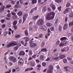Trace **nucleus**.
I'll return each mask as SVG.
<instances>
[{
	"mask_svg": "<svg viewBox=\"0 0 73 73\" xmlns=\"http://www.w3.org/2000/svg\"><path fill=\"white\" fill-rule=\"evenodd\" d=\"M33 11H34V9H32L31 10V11H30V13H33Z\"/></svg>",
	"mask_w": 73,
	"mask_h": 73,
	"instance_id": "774afa93",
	"label": "nucleus"
},
{
	"mask_svg": "<svg viewBox=\"0 0 73 73\" xmlns=\"http://www.w3.org/2000/svg\"><path fill=\"white\" fill-rule=\"evenodd\" d=\"M11 7V5H8L7 6V7H6L5 8H10Z\"/></svg>",
	"mask_w": 73,
	"mask_h": 73,
	"instance_id": "6e6d98bb",
	"label": "nucleus"
},
{
	"mask_svg": "<svg viewBox=\"0 0 73 73\" xmlns=\"http://www.w3.org/2000/svg\"><path fill=\"white\" fill-rule=\"evenodd\" d=\"M46 25L47 26H48V27H50V26H52V23H46Z\"/></svg>",
	"mask_w": 73,
	"mask_h": 73,
	"instance_id": "f3484780",
	"label": "nucleus"
},
{
	"mask_svg": "<svg viewBox=\"0 0 73 73\" xmlns=\"http://www.w3.org/2000/svg\"><path fill=\"white\" fill-rule=\"evenodd\" d=\"M9 59L10 60H11V61L13 62H16V59L15 58L12 56H10L9 57Z\"/></svg>",
	"mask_w": 73,
	"mask_h": 73,
	"instance_id": "7ed1b4c3",
	"label": "nucleus"
},
{
	"mask_svg": "<svg viewBox=\"0 0 73 73\" xmlns=\"http://www.w3.org/2000/svg\"><path fill=\"white\" fill-rule=\"evenodd\" d=\"M15 68L16 69V70H17V71H19L20 70V69L19 68V66H15Z\"/></svg>",
	"mask_w": 73,
	"mask_h": 73,
	"instance_id": "5701e85b",
	"label": "nucleus"
},
{
	"mask_svg": "<svg viewBox=\"0 0 73 73\" xmlns=\"http://www.w3.org/2000/svg\"><path fill=\"white\" fill-rule=\"evenodd\" d=\"M17 20H15L13 22V25H16V24H17Z\"/></svg>",
	"mask_w": 73,
	"mask_h": 73,
	"instance_id": "2eb2a0df",
	"label": "nucleus"
},
{
	"mask_svg": "<svg viewBox=\"0 0 73 73\" xmlns=\"http://www.w3.org/2000/svg\"><path fill=\"white\" fill-rule=\"evenodd\" d=\"M30 46L32 48H34V47H36L37 46V44L36 43H31L30 44Z\"/></svg>",
	"mask_w": 73,
	"mask_h": 73,
	"instance_id": "9d476101",
	"label": "nucleus"
},
{
	"mask_svg": "<svg viewBox=\"0 0 73 73\" xmlns=\"http://www.w3.org/2000/svg\"><path fill=\"white\" fill-rule=\"evenodd\" d=\"M42 29L43 30V31H46V29H47L46 27L44 26H42Z\"/></svg>",
	"mask_w": 73,
	"mask_h": 73,
	"instance_id": "4be33fe9",
	"label": "nucleus"
},
{
	"mask_svg": "<svg viewBox=\"0 0 73 73\" xmlns=\"http://www.w3.org/2000/svg\"><path fill=\"white\" fill-rule=\"evenodd\" d=\"M11 14L13 16H16V13L13 12H11Z\"/></svg>",
	"mask_w": 73,
	"mask_h": 73,
	"instance_id": "5fc2aeb1",
	"label": "nucleus"
},
{
	"mask_svg": "<svg viewBox=\"0 0 73 73\" xmlns=\"http://www.w3.org/2000/svg\"><path fill=\"white\" fill-rule=\"evenodd\" d=\"M46 51H47V49L46 48H43L41 50V52H46Z\"/></svg>",
	"mask_w": 73,
	"mask_h": 73,
	"instance_id": "393cba45",
	"label": "nucleus"
},
{
	"mask_svg": "<svg viewBox=\"0 0 73 73\" xmlns=\"http://www.w3.org/2000/svg\"><path fill=\"white\" fill-rule=\"evenodd\" d=\"M54 15H55V13H54V12L49 13L46 15V19L47 20L53 19L54 17Z\"/></svg>",
	"mask_w": 73,
	"mask_h": 73,
	"instance_id": "f257e3e1",
	"label": "nucleus"
},
{
	"mask_svg": "<svg viewBox=\"0 0 73 73\" xmlns=\"http://www.w3.org/2000/svg\"><path fill=\"white\" fill-rule=\"evenodd\" d=\"M53 67V66L52 65H50L49 66V68L48 69L49 70H52Z\"/></svg>",
	"mask_w": 73,
	"mask_h": 73,
	"instance_id": "a211bd4d",
	"label": "nucleus"
},
{
	"mask_svg": "<svg viewBox=\"0 0 73 73\" xmlns=\"http://www.w3.org/2000/svg\"><path fill=\"white\" fill-rule=\"evenodd\" d=\"M68 24H65L64 25L63 29L64 30H65V29L68 28Z\"/></svg>",
	"mask_w": 73,
	"mask_h": 73,
	"instance_id": "4468645a",
	"label": "nucleus"
},
{
	"mask_svg": "<svg viewBox=\"0 0 73 73\" xmlns=\"http://www.w3.org/2000/svg\"><path fill=\"white\" fill-rule=\"evenodd\" d=\"M68 12H69V10H68V9H66L64 12V14H65V13H67Z\"/></svg>",
	"mask_w": 73,
	"mask_h": 73,
	"instance_id": "bb28decb",
	"label": "nucleus"
},
{
	"mask_svg": "<svg viewBox=\"0 0 73 73\" xmlns=\"http://www.w3.org/2000/svg\"><path fill=\"white\" fill-rule=\"evenodd\" d=\"M5 22V20L4 19H2L1 20V23H4Z\"/></svg>",
	"mask_w": 73,
	"mask_h": 73,
	"instance_id": "4d7b16f0",
	"label": "nucleus"
},
{
	"mask_svg": "<svg viewBox=\"0 0 73 73\" xmlns=\"http://www.w3.org/2000/svg\"><path fill=\"white\" fill-rule=\"evenodd\" d=\"M44 0H38V3H40L41 2H42V1H44Z\"/></svg>",
	"mask_w": 73,
	"mask_h": 73,
	"instance_id": "603ef678",
	"label": "nucleus"
},
{
	"mask_svg": "<svg viewBox=\"0 0 73 73\" xmlns=\"http://www.w3.org/2000/svg\"><path fill=\"white\" fill-rule=\"evenodd\" d=\"M62 0H55V2H56L57 3H61Z\"/></svg>",
	"mask_w": 73,
	"mask_h": 73,
	"instance_id": "c9c22d12",
	"label": "nucleus"
},
{
	"mask_svg": "<svg viewBox=\"0 0 73 73\" xmlns=\"http://www.w3.org/2000/svg\"><path fill=\"white\" fill-rule=\"evenodd\" d=\"M33 68H28L26 69L25 70V72H27V71H29V70H33Z\"/></svg>",
	"mask_w": 73,
	"mask_h": 73,
	"instance_id": "ddd939ff",
	"label": "nucleus"
},
{
	"mask_svg": "<svg viewBox=\"0 0 73 73\" xmlns=\"http://www.w3.org/2000/svg\"><path fill=\"white\" fill-rule=\"evenodd\" d=\"M10 3H11V4H13L14 5V4H15V1H12L10 2Z\"/></svg>",
	"mask_w": 73,
	"mask_h": 73,
	"instance_id": "c03bdc74",
	"label": "nucleus"
},
{
	"mask_svg": "<svg viewBox=\"0 0 73 73\" xmlns=\"http://www.w3.org/2000/svg\"><path fill=\"white\" fill-rule=\"evenodd\" d=\"M5 6H3L2 8H1L0 9V12H2L4 10V8H5Z\"/></svg>",
	"mask_w": 73,
	"mask_h": 73,
	"instance_id": "aec40b11",
	"label": "nucleus"
},
{
	"mask_svg": "<svg viewBox=\"0 0 73 73\" xmlns=\"http://www.w3.org/2000/svg\"><path fill=\"white\" fill-rule=\"evenodd\" d=\"M37 24L39 25H42L44 24V19H40L38 20L37 22Z\"/></svg>",
	"mask_w": 73,
	"mask_h": 73,
	"instance_id": "f03ea898",
	"label": "nucleus"
},
{
	"mask_svg": "<svg viewBox=\"0 0 73 73\" xmlns=\"http://www.w3.org/2000/svg\"><path fill=\"white\" fill-rule=\"evenodd\" d=\"M25 38L26 39L25 42L26 43L27 42V41H29L30 40V39L28 37H25Z\"/></svg>",
	"mask_w": 73,
	"mask_h": 73,
	"instance_id": "b1692460",
	"label": "nucleus"
},
{
	"mask_svg": "<svg viewBox=\"0 0 73 73\" xmlns=\"http://www.w3.org/2000/svg\"><path fill=\"white\" fill-rule=\"evenodd\" d=\"M54 29L53 27H51L50 28V30L51 31H54Z\"/></svg>",
	"mask_w": 73,
	"mask_h": 73,
	"instance_id": "de8ad7c7",
	"label": "nucleus"
},
{
	"mask_svg": "<svg viewBox=\"0 0 73 73\" xmlns=\"http://www.w3.org/2000/svg\"><path fill=\"white\" fill-rule=\"evenodd\" d=\"M44 45H45V42H42L41 46H44Z\"/></svg>",
	"mask_w": 73,
	"mask_h": 73,
	"instance_id": "37998d69",
	"label": "nucleus"
},
{
	"mask_svg": "<svg viewBox=\"0 0 73 73\" xmlns=\"http://www.w3.org/2000/svg\"><path fill=\"white\" fill-rule=\"evenodd\" d=\"M62 27L61 26H59L58 28L59 31L60 32H61L62 31Z\"/></svg>",
	"mask_w": 73,
	"mask_h": 73,
	"instance_id": "2f4dec72",
	"label": "nucleus"
},
{
	"mask_svg": "<svg viewBox=\"0 0 73 73\" xmlns=\"http://www.w3.org/2000/svg\"><path fill=\"white\" fill-rule=\"evenodd\" d=\"M10 15H11V13H9L7 15V16L9 18L10 17Z\"/></svg>",
	"mask_w": 73,
	"mask_h": 73,
	"instance_id": "8fccbe9b",
	"label": "nucleus"
},
{
	"mask_svg": "<svg viewBox=\"0 0 73 73\" xmlns=\"http://www.w3.org/2000/svg\"><path fill=\"white\" fill-rule=\"evenodd\" d=\"M65 51H68V50H69V48L68 47H65Z\"/></svg>",
	"mask_w": 73,
	"mask_h": 73,
	"instance_id": "79ce46f5",
	"label": "nucleus"
},
{
	"mask_svg": "<svg viewBox=\"0 0 73 73\" xmlns=\"http://www.w3.org/2000/svg\"><path fill=\"white\" fill-rule=\"evenodd\" d=\"M47 10V8L46 7H44L42 10V11H45Z\"/></svg>",
	"mask_w": 73,
	"mask_h": 73,
	"instance_id": "7c9ffc66",
	"label": "nucleus"
},
{
	"mask_svg": "<svg viewBox=\"0 0 73 73\" xmlns=\"http://www.w3.org/2000/svg\"><path fill=\"white\" fill-rule=\"evenodd\" d=\"M69 25L70 27L73 26V21L72 22H70L69 23Z\"/></svg>",
	"mask_w": 73,
	"mask_h": 73,
	"instance_id": "c85d7f7f",
	"label": "nucleus"
},
{
	"mask_svg": "<svg viewBox=\"0 0 73 73\" xmlns=\"http://www.w3.org/2000/svg\"><path fill=\"white\" fill-rule=\"evenodd\" d=\"M18 46H15L14 48V49L15 50H17V49H18Z\"/></svg>",
	"mask_w": 73,
	"mask_h": 73,
	"instance_id": "473e14b6",
	"label": "nucleus"
},
{
	"mask_svg": "<svg viewBox=\"0 0 73 73\" xmlns=\"http://www.w3.org/2000/svg\"><path fill=\"white\" fill-rule=\"evenodd\" d=\"M63 61H64V63H66V62H67V60L66 59H64Z\"/></svg>",
	"mask_w": 73,
	"mask_h": 73,
	"instance_id": "09e8293b",
	"label": "nucleus"
},
{
	"mask_svg": "<svg viewBox=\"0 0 73 73\" xmlns=\"http://www.w3.org/2000/svg\"><path fill=\"white\" fill-rule=\"evenodd\" d=\"M18 64L19 65H22L24 64V60L23 59H20L18 63Z\"/></svg>",
	"mask_w": 73,
	"mask_h": 73,
	"instance_id": "39448f33",
	"label": "nucleus"
},
{
	"mask_svg": "<svg viewBox=\"0 0 73 73\" xmlns=\"http://www.w3.org/2000/svg\"><path fill=\"white\" fill-rule=\"evenodd\" d=\"M20 36V35H17L16 36V38H19Z\"/></svg>",
	"mask_w": 73,
	"mask_h": 73,
	"instance_id": "e2e57ef3",
	"label": "nucleus"
},
{
	"mask_svg": "<svg viewBox=\"0 0 73 73\" xmlns=\"http://www.w3.org/2000/svg\"><path fill=\"white\" fill-rule=\"evenodd\" d=\"M63 43H64V46H65L66 45V44H67V42L65 41Z\"/></svg>",
	"mask_w": 73,
	"mask_h": 73,
	"instance_id": "bf43d9fd",
	"label": "nucleus"
},
{
	"mask_svg": "<svg viewBox=\"0 0 73 73\" xmlns=\"http://www.w3.org/2000/svg\"><path fill=\"white\" fill-rule=\"evenodd\" d=\"M36 56H37V55H36V54H35L34 55L32 56V58H36Z\"/></svg>",
	"mask_w": 73,
	"mask_h": 73,
	"instance_id": "864d4df0",
	"label": "nucleus"
},
{
	"mask_svg": "<svg viewBox=\"0 0 73 73\" xmlns=\"http://www.w3.org/2000/svg\"><path fill=\"white\" fill-rule=\"evenodd\" d=\"M33 41H32V40H30L29 41V44H31V43H33Z\"/></svg>",
	"mask_w": 73,
	"mask_h": 73,
	"instance_id": "338daca9",
	"label": "nucleus"
},
{
	"mask_svg": "<svg viewBox=\"0 0 73 73\" xmlns=\"http://www.w3.org/2000/svg\"><path fill=\"white\" fill-rule=\"evenodd\" d=\"M42 64L43 66H46V62H42Z\"/></svg>",
	"mask_w": 73,
	"mask_h": 73,
	"instance_id": "58836bf2",
	"label": "nucleus"
},
{
	"mask_svg": "<svg viewBox=\"0 0 73 73\" xmlns=\"http://www.w3.org/2000/svg\"><path fill=\"white\" fill-rule=\"evenodd\" d=\"M16 45V44L15 43H11L9 44H8L7 48H9L11 46H13Z\"/></svg>",
	"mask_w": 73,
	"mask_h": 73,
	"instance_id": "20e7f679",
	"label": "nucleus"
},
{
	"mask_svg": "<svg viewBox=\"0 0 73 73\" xmlns=\"http://www.w3.org/2000/svg\"><path fill=\"white\" fill-rule=\"evenodd\" d=\"M28 15L27 13L24 14L23 15V22H24V21H25V20H26V19H27V17H28Z\"/></svg>",
	"mask_w": 73,
	"mask_h": 73,
	"instance_id": "423d86ee",
	"label": "nucleus"
},
{
	"mask_svg": "<svg viewBox=\"0 0 73 73\" xmlns=\"http://www.w3.org/2000/svg\"><path fill=\"white\" fill-rule=\"evenodd\" d=\"M61 51L62 52H64V51H65V47L63 48L62 49H61Z\"/></svg>",
	"mask_w": 73,
	"mask_h": 73,
	"instance_id": "ea45409f",
	"label": "nucleus"
},
{
	"mask_svg": "<svg viewBox=\"0 0 73 73\" xmlns=\"http://www.w3.org/2000/svg\"><path fill=\"white\" fill-rule=\"evenodd\" d=\"M25 54V52L23 51L20 52L19 54V56H24Z\"/></svg>",
	"mask_w": 73,
	"mask_h": 73,
	"instance_id": "9b49d317",
	"label": "nucleus"
},
{
	"mask_svg": "<svg viewBox=\"0 0 73 73\" xmlns=\"http://www.w3.org/2000/svg\"><path fill=\"white\" fill-rule=\"evenodd\" d=\"M64 46V43H61L60 44V47H61L62 46Z\"/></svg>",
	"mask_w": 73,
	"mask_h": 73,
	"instance_id": "e433bc0d",
	"label": "nucleus"
},
{
	"mask_svg": "<svg viewBox=\"0 0 73 73\" xmlns=\"http://www.w3.org/2000/svg\"><path fill=\"white\" fill-rule=\"evenodd\" d=\"M17 14L18 16H22L23 15V13L21 11H19L18 13Z\"/></svg>",
	"mask_w": 73,
	"mask_h": 73,
	"instance_id": "6ab92c4d",
	"label": "nucleus"
},
{
	"mask_svg": "<svg viewBox=\"0 0 73 73\" xmlns=\"http://www.w3.org/2000/svg\"><path fill=\"white\" fill-rule=\"evenodd\" d=\"M59 44H60V41L58 40L56 42V44L57 45H59Z\"/></svg>",
	"mask_w": 73,
	"mask_h": 73,
	"instance_id": "0e129e2a",
	"label": "nucleus"
},
{
	"mask_svg": "<svg viewBox=\"0 0 73 73\" xmlns=\"http://www.w3.org/2000/svg\"><path fill=\"white\" fill-rule=\"evenodd\" d=\"M57 22H58V20L57 19L55 21V27H56L57 25Z\"/></svg>",
	"mask_w": 73,
	"mask_h": 73,
	"instance_id": "4c0bfd02",
	"label": "nucleus"
},
{
	"mask_svg": "<svg viewBox=\"0 0 73 73\" xmlns=\"http://www.w3.org/2000/svg\"><path fill=\"white\" fill-rule=\"evenodd\" d=\"M68 20V17H66L65 19V22H67Z\"/></svg>",
	"mask_w": 73,
	"mask_h": 73,
	"instance_id": "49530a36",
	"label": "nucleus"
},
{
	"mask_svg": "<svg viewBox=\"0 0 73 73\" xmlns=\"http://www.w3.org/2000/svg\"><path fill=\"white\" fill-rule=\"evenodd\" d=\"M66 39H67V38L64 37L61 38L60 40H61V41H63V40H66Z\"/></svg>",
	"mask_w": 73,
	"mask_h": 73,
	"instance_id": "412c9836",
	"label": "nucleus"
},
{
	"mask_svg": "<svg viewBox=\"0 0 73 73\" xmlns=\"http://www.w3.org/2000/svg\"><path fill=\"white\" fill-rule=\"evenodd\" d=\"M33 54V53H32V51L31 50H29V55H30V56H32Z\"/></svg>",
	"mask_w": 73,
	"mask_h": 73,
	"instance_id": "cd10ccee",
	"label": "nucleus"
},
{
	"mask_svg": "<svg viewBox=\"0 0 73 73\" xmlns=\"http://www.w3.org/2000/svg\"><path fill=\"white\" fill-rule=\"evenodd\" d=\"M69 17H73V12H71L70 14Z\"/></svg>",
	"mask_w": 73,
	"mask_h": 73,
	"instance_id": "72a5a7b5",
	"label": "nucleus"
},
{
	"mask_svg": "<svg viewBox=\"0 0 73 73\" xmlns=\"http://www.w3.org/2000/svg\"><path fill=\"white\" fill-rule=\"evenodd\" d=\"M19 1L20 2V4H23V0H19Z\"/></svg>",
	"mask_w": 73,
	"mask_h": 73,
	"instance_id": "a18cd8bd",
	"label": "nucleus"
},
{
	"mask_svg": "<svg viewBox=\"0 0 73 73\" xmlns=\"http://www.w3.org/2000/svg\"><path fill=\"white\" fill-rule=\"evenodd\" d=\"M37 3V0H32V3L33 4H35Z\"/></svg>",
	"mask_w": 73,
	"mask_h": 73,
	"instance_id": "c756f323",
	"label": "nucleus"
},
{
	"mask_svg": "<svg viewBox=\"0 0 73 73\" xmlns=\"http://www.w3.org/2000/svg\"><path fill=\"white\" fill-rule=\"evenodd\" d=\"M25 34L26 35H28V31L26 30L25 31Z\"/></svg>",
	"mask_w": 73,
	"mask_h": 73,
	"instance_id": "3c124183",
	"label": "nucleus"
},
{
	"mask_svg": "<svg viewBox=\"0 0 73 73\" xmlns=\"http://www.w3.org/2000/svg\"><path fill=\"white\" fill-rule=\"evenodd\" d=\"M67 59L68 60H69V61H71L72 60V58H69V57H68L67 58Z\"/></svg>",
	"mask_w": 73,
	"mask_h": 73,
	"instance_id": "680f3d73",
	"label": "nucleus"
},
{
	"mask_svg": "<svg viewBox=\"0 0 73 73\" xmlns=\"http://www.w3.org/2000/svg\"><path fill=\"white\" fill-rule=\"evenodd\" d=\"M8 32H7V31L5 32L4 33V36H6Z\"/></svg>",
	"mask_w": 73,
	"mask_h": 73,
	"instance_id": "052dcab7",
	"label": "nucleus"
},
{
	"mask_svg": "<svg viewBox=\"0 0 73 73\" xmlns=\"http://www.w3.org/2000/svg\"><path fill=\"white\" fill-rule=\"evenodd\" d=\"M59 54L60 55L59 58H60V59H62L64 57H65V56L64 55H62L61 53H59Z\"/></svg>",
	"mask_w": 73,
	"mask_h": 73,
	"instance_id": "6e6552de",
	"label": "nucleus"
},
{
	"mask_svg": "<svg viewBox=\"0 0 73 73\" xmlns=\"http://www.w3.org/2000/svg\"><path fill=\"white\" fill-rule=\"evenodd\" d=\"M65 70L66 71H67L68 72H69V71H70V67L69 66H67V67H64Z\"/></svg>",
	"mask_w": 73,
	"mask_h": 73,
	"instance_id": "0eeeda50",
	"label": "nucleus"
},
{
	"mask_svg": "<svg viewBox=\"0 0 73 73\" xmlns=\"http://www.w3.org/2000/svg\"><path fill=\"white\" fill-rule=\"evenodd\" d=\"M31 65L32 66H35V63L34 62H32Z\"/></svg>",
	"mask_w": 73,
	"mask_h": 73,
	"instance_id": "a19ab883",
	"label": "nucleus"
},
{
	"mask_svg": "<svg viewBox=\"0 0 73 73\" xmlns=\"http://www.w3.org/2000/svg\"><path fill=\"white\" fill-rule=\"evenodd\" d=\"M39 16L38 15L35 16L33 17L32 19L34 20H36L38 19Z\"/></svg>",
	"mask_w": 73,
	"mask_h": 73,
	"instance_id": "f8f14e48",
	"label": "nucleus"
},
{
	"mask_svg": "<svg viewBox=\"0 0 73 73\" xmlns=\"http://www.w3.org/2000/svg\"><path fill=\"white\" fill-rule=\"evenodd\" d=\"M50 60V58H48L46 59V61H49Z\"/></svg>",
	"mask_w": 73,
	"mask_h": 73,
	"instance_id": "69168bd1",
	"label": "nucleus"
},
{
	"mask_svg": "<svg viewBox=\"0 0 73 73\" xmlns=\"http://www.w3.org/2000/svg\"><path fill=\"white\" fill-rule=\"evenodd\" d=\"M47 73H52V70L48 69L46 71Z\"/></svg>",
	"mask_w": 73,
	"mask_h": 73,
	"instance_id": "a878e982",
	"label": "nucleus"
},
{
	"mask_svg": "<svg viewBox=\"0 0 73 73\" xmlns=\"http://www.w3.org/2000/svg\"><path fill=\"white\" fill-rule=\"evenodd\" d=\"M61 7H59L58 8V9L59 11H61Z\"/></svg>",
	"mask_w": 73,
	"mask_h": 73,
	"instance_id": "13d9d810",
	"label": "nucleus"
},
{
	"mask_svg": "<svg viewBox=\"0 0 73 73\" xmlns=\"http://www.w3.org/2000/svg\"><path fill=\"white\" fill-rule=\"evenodd\" d=\"M70 5V3H68L66 5V7H69V6Z\"/></svg>",
	"mask_w": 73,
	"mask_h": 73,
	"instance_id": "f704fd0d",
	"label": "nucleus"
},
{
	"mask_svg": "<svg viewBox=\"0 0 73 73\" xmlns=\"http://www.w3.org/2000/svg\"><path fill=\"white\" fill-rule=\"evenodd\" d=\"M40 59L41 60H44V56L43 55L40 56Z\"/></svg>",
	"mask_w": 73,
	"mask_h": 73,
	"instance_id": "dca6fc26",
	"label": "nucleus"
},
{
	"mask_svg": "<svg viewBox=\"0 0 73 73\" xmlns=\"http://www.w3.org/2000/svg\"><path fill=\"white\" fill-rule=\"evenodd\" d=\"M51 7L53 11H55L56 9V6L52 3L50 4Z\"/></svg>",
	"mask_w": 73,
	"mask_h": 73,
	"instance_id": "1a4fd4ad",
	"label": "nucleus"
}]
</instances>
